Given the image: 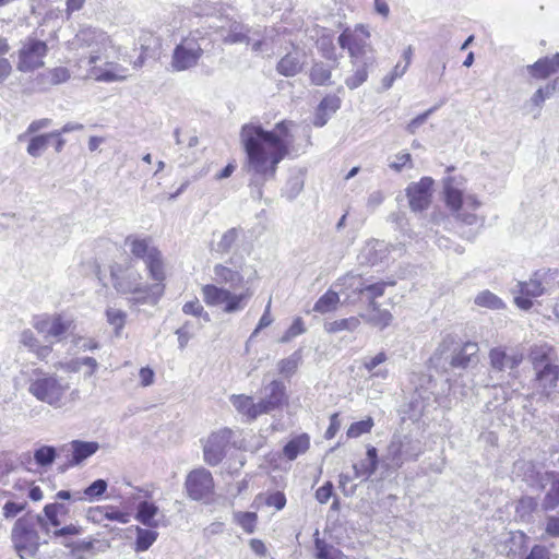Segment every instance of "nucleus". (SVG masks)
Returning a JSON list of instances; mask_svg holds the SVG:
<instances>
[{
  "mask_svg": "<svg viewBox=\"0 0 559 559\" xmlns=\"http://www.w3.org/2000/svg\"><path fill=\"white\" fill-rule=\"evenodd\" d=\"M515 472L518 475H522L528 486L536 489H543L548 480V474L538 471L536 465L530 461L516 462Z\"/></svg>",
  "mask_w": 559,
  "mask_h": 559,
  "instance_id": "26",
  "label": "nucleus"
},
{
  "mask_svg": "<svg viewBox=\"0 0 559 559\" xmlns=\"http://www.w3.org/2000/svg\"><path fill=\"white\" fill-rule=\"evenodd\" d=\"M202 296L209 306L224 305L226 313H235L245 309L253 296V290L250 287H245L241 293L236 294L222 285L207 284L202 287Z\"/></svg>",
  "mask_w": 559,
  "mask_h": 559,
  "instance_id": "10",
  "label": "nucleus"
},
{
  "mask_svg": "<svg viewBox=\"0 0 559 559\" xmlns=\"http://www.w3.org/2000/svg\"><path fill=\"white\" fill-rule=\"evenodd\" d=\"M386 360V354L384 352H380L376 356L365 357L362 360V367L368 371L371 379L385 380L389 376V370L379 366Z\"/></svg>",
  "mask_w": 559,
  "mask_h": 559,
  "instance_id": "36",
  "label": "nucleus"
},
{
  "mask_svg": "<svg viewBox=\"0 0 559 559\" xmlns=\"http://www.w3.org/2000/svg\"><path fill=\"white\" fill-rule=\"evenodd\" d=\"M536 371L537 386L545 394H550L558 385L559 367L552 362H547Z\"/></svg>",
  "mask_w": 559,
  "mask_h": 559,
  "instance_id": "29",
  "label": "nucleus"
},
{
  "mask_svg": "<svg viewBox=\"0 0 559 559\" xmlns=\"http://www.w3.org/2000/svg\"><path fill=\"white\" fill-rule=\"evenodd\" d=\"M314 547L318 559H348L340 549L329 545L323 539L316 538Z\"/></svg>",
  "mask_w": 559,
  "mask_h": 559,
  "instance_id": "49",
  "label": "nucleus"
},
{
  "mask_svg": "<svg viewBox=\"0 0 559 559\" xmlns=\"http://www.w3.org/2000/svg\"><path fill=\"white\" fill-rule=\"evenodd\" d=\"M424 452L420 440L408 435H394L386 448L382 463L389 469H399L404 463L416 461Z\"/></svg>",
  "mask_w": 559,
  "mask_h": 559,
  "instance_id": "7",
  "label": "nucleus"
},
{
  "mask_svg": "<svg viewBox=\"0 0 559 559\" xmlns=\"http://www.w3.org/2000/svg\"><path fill=\"white\" fill-rule=\"evenodd\" d=\"M459 340L453 334H447L437 346L432 359H444L449 362L451 356L459 349Z\"/></svg>",
  "mask_w": 559,
  "mask_h": 559,
  "instance_id": "40",
  "label": "nucleus"
},
{
  "mask_svg": "<svg viewBox=\"0 0 559 559\" xmlns=\"http://www.w3.org/2000/svg\"><path fill=\"white\" fill-rule=\"evenodd\" d=\"M444 197L448 207L454 213L456 219L468 226L478 223L479 218L474 211L480 206V202L476 195L463 197L462 191L453 186V179L448 178L444 182Z\"/></svg>",
  "mask_w": 559,
  "mask_h": 559,
  "instance_id": "9",
  "label": "nucleus"
},
{
  "mask_svg": "<svg viewBox=\"0 0 559 559\" xmlns=\"http://www.w3.org/2000/svg\"><path fill=\"white\" fill-rule=\"evenodd\" d=\"M32 325L46 338L59 340L68 331L70 322L61 316H39L34 318Z\"/></svg>",
  "mask_w": 559,
  "mask_h": 559,
  "instance_id": "20",
  "label": "nucleus"
},
{
  "mask_svg": "<svg viewBox=\"0 0 559 559\" xmlns=\"http://www.w3.org/2000/svg\"><path fill=\"white\" fill-rule=\"evenodd\" d=\"M257 276V271L247 265L242 255L233 254L226 262L213 266V280L231 289L241 288L250 284Z\"/></svg>",
  "mask_w": 559,
  "mask_h": 559,
  "instance_id": "6",
  "label": "nucleus"
},
{
  "mask_svg": "<svg viewBox=\"0 0 559 559\" xmlns=\"http://www.w3.org/2000/svg\"><path fill=\"white\" fill-rule=\"evenodd\" d=\"M233 437V431L228 428L213 432L206 440L203 452L207 464L215 466L219 464L226 455V449Z\"/></svg>",
  "mask_w": 559,
  "mask_h": 559,
  "instance_id": "16",
  "label": "nucleus"
},
{
  "mask_svg": "<svg viewBox=\"0 0 559 559\" xmlns=\"http://www.w3.org/2000/svg\"><path fill=\"white\" fill-rule=\"evenodd\" d=\"M374 423L371 417H368L364 420L353 423L347 429L348 438H358L361 435L368 433L371 431Z\"/></svg>",
  "mask_w": 559,
  "mask_h": 559,
  "instance_id": "61",
  "label": "nucleus"
},
{
  "mask_svg": "<svg viewBox=\"0 0 559 559\" xmlns=\"http://www.w3.org/2000/svg\"><path fill=\"white\" fill-rule=\"evenodd\" d=\"M310 82L317 86L331 84L332 70L331 67L322 61L313 62L309 71Z\"/></svg>",
  "mask_w": 559,
  "mask_h": 559,
  "instance_id": "42",
  "label": "nucleus"
},
{
  "mask_svg": "<svg viewBox=\"0 0 559 559\" xmlns=\"http://www.w3.org/2000/svg\"><path fill=\"white\" fill-rule=\"evenodd\" d=\"M365 280L360 274L348 273L343 277L338 278L335 283V286H341L342 293L346 294V299L348 302H355L356 300L362 298V287L365 285Z\"/></svg>",
  "mask_w": 559,
  "mask_h": 559,
  "instance_id": "28",
  "label": "nucleus"
},
{
  "mask_svg": "<svg viewBox=\"0 0 559 559\" xmlns=\"http://www.w3.org/2000/svg\"><path fill=\"white\" fill-rule=\"evenodd\" d=\"M56 449L51 445H43L35 450L34 460L39 466H48L53 463L56 459Z\"/></svg>",
  "mask_w": 559,
  "mask_h": 559,
  "instance_id": "59",
  "label": "nucleus"
},
{
  "mask_svg": "<svg viewBox=\"0 0 559 559\" xmlns=\"http://www.w3.org/2000/svg\"><path fill=\"white\" fill-rule=\"evenodd\" d=\"M552 94L547 90L546 86L539 87L533 96L530 98V100L525 104V107H528V112L534 111L536 109L535 118L539 116L540 108L544 104V102L551 97Z\"/></svg>",
  "mask_w": 559,
  "mask_h": 559,
  "instance_id": "58",
  "label": "nucleus"
},
{
  "mask_svg": "<svg viewBox=\"0 0 559 559\" xmlns=\"http://www.w3.org/2000/svg\"><path fill=\"white\" fill-rule=\"evenodd\" d=\"M370 33L364 25H357L354 29L346 28L338 36V45L347 49L350 59L364 58L374 55L370 44Z\"/></svg>",
  "mask_w": 559,
  "mask_h": 559,
  "instance_id": "13",
  "label": "nucleus"
},
{
  "mask_svg": "<svg viewBox=\"0 0 559 559\" xmlns=\"http://www.w3.org/2000/svg\"><path fill=\"white\" fill-rule=\"evenodd\" d=\"M360 325L358 317H349L346 319L334 320L324 324V330L328 333H337L341 331H355Z\"/></svg>",
  "mask_w": 559,
  "mask_h": 559,
  "instance_id": "48",
  "label": "nucleus"
},
{
  "mask_svg": "<svg viewBox=\"0 0 559 559\" xmlns=\"http://www.w3.org/2000/svg\"><path fill=\"white\" fill-rule=\"evenodd\" d=\"M126 246L134 258L145 262L152 280L155 282H164L165 264L163 257L150 238L129 236L126 238Z\"/></svg>",
  "mask_w": 559,
  "mask_h": 559,
  "instance_id": "8",
  "label": "nucleus"
},
{
  "mask_svg": "<svg viewBox=\"0 0 559 559\" xmlns=\"http://www.w3.org/2000/svg\"><path fill=\"white\" fill-rule=\"evenodd\" d=\"M554 355L555 348L546 342H540L531 346L528 359L532 362L534 370H538L547 362H552Z\"/></svg>",
  "mask_w": 559,
  "mask_h": 559,
  "instance_id": "33",
  "label": "nucleus"
},
{
  "mask_svg": "<svg viewBox=\"0 0 559 559\" xmlns=\"http://www.w3.org/2000/svg\"><path fill=\"white\" fill-rule=\"evenodd\" d=\"M240 141L247 155V173L253 177L252 182L259 186L261 194L263 182L275 177L277 165L288 154L287 124L283 121L274 130L266 131L260 124L246 123L240 131Z\"/></svg>",
  "mask_w": 559,
  "mask_h": 559,
  "instance_id": "2",
  "label": "nucleus"
},
{
  "mask_svg": "<svg viewBox=\"0 0 559 559\" xmlns=\"http://www.w3.org/2000/svg\"><path fill=\"white\" fill-rule=\"evenodd\" d=\"M249 28L240 23H233L228 34L224 37L226 44L246 43L250 44L251 39L248 36Z\"/></svg>",
  "mask_w": 559,
  "mask_h": 559,
  "instance_id": "52",
  "label": "nucleus"
},
{
  "mask_svg": "<svg viewBox=\"0 0 559 559\" xmlns=\"http://www.w3.org/2000/svg\"><path fill=\"white\" fill-rule=\"evenodd\" d=\"M559 506V478L555 480L544 498L543 507L545 510H554Z\"/></svg>",
  "mask_w": 559,
  "mask_h": 559,
  "instance_id": "64",
  "label": "nucleus"
},
{
  "mask_svg": "<svg viewBox=\"0 0 559 559\" xmlns=\"http://www.w3.org/2000/svg\"><path fill=\"white\" fill-rule=\"evenodd\" d=\"M68 48L72 53L70 62L76 78L104 83L123 81L128 78V69L110 60L119 49L110 36L99 28H80L69 40Z\"/></svg>",
  "mask_w": 559,
  "mask_h": 559,
  "instance_id": "1",
  "label": "nucleus"
},
{
  "mask_svg": "<svg viewBox=\"0 0 559 559\" xmlns=\"http://www.w3.org/2000/svg\"><path fill=\"white\" fill-rule=\"evenodd\" d=\"M341 98L336 95H326L318 105L313 124L316 127H323L330 117L335 114L341 107Z\"/></svg>",
  "mask_w": 559,
  "mask_h": 559,
  "instance_id": "31",
  "label": "nucleus"
},
{
  "mask_svg": "<svg viewBox=\"0 0 559 559\" xmlns=\"http://www.w3.org/2000/svg\"><path fill=\"white\" fill-rule=\"evenodd\" d=\"M388 254V246L382 240L371 239L360 250L358 259L361 264L377 265L382 262Z\"/></svg>",
  "mask_w": 559,
  "mask_h": 559,
  "instance_id": "27",
  "label": "nucleus"
},
{
  "mask_svg": "<svg viewBox=\"0 0 559 559\" xmlns=\"http://www.w3.org/2000/svg\"><path fill=\"white\" fill-rule=\"evenodd\" d=\"M527 72L535 79L544 80L554 74V69L550 68L549 61L546 57L538 59L533 64L526 67Z\"/></svg>",
  "mask_w": 559,
  "mask_h": 559,
  "instance_id": "55",
  "label": "nucleus"
},
{
  "mask_svg": "<svg viewBox=\"0 0 559 559\" xmlns=\"http://www.w3.org/2000/svg\"><path fill=\"white\" fill-rule=\"evenodd\" d=\"M157 513L158 507L154 502L144 500L138 504L135 520L145 526L153 527L157 524L155 521Z\"/></svg>",
  "mask_w": 559,
  "mask_h": 559,
  "instance_id": "43",
  "label": "nucleus"
},
{
  "mask_svg": "<svg viewBox=\"0 0 559 559\" xmlns=\"http://www.w3.org/2000/svg\"><path fill=\"white\" fill-rule=\"evenodd\" d=\"M304 57L298 51L287 52L276 64V71L283 76H295L302 71Z\"/></svg>",
  "mask_w": 559,
  "mask_h": 559,
  "instance_id": "32",
  "label": "nucleus"
},
{
  "mask_svg": "<svg viewBox=\"0 0 559 559\" xmlns=\"http://www.w3.org/2000/svg\"><path fill=\"white\" fill-rule=\"evenodd\" d=\"M98 450V442L83 440H73L61 448V451L67 452L71 456L68 461L70 466L80 465L86 459L94 455Z\"/></svg>",
  "mask_w": 559,
  "mask_h": 559,
  "instance_id": "21",
  "label": "nucleus"
},
{
  "mask_svg": "<svg viewBox=\"0 0 559 559\" xmlns=\"http://www.w3.org/2000/svg\"><path fill=\"white\" fill-rule=\"evenodd\" d=\"M83 366L91 367L90 371H85V377L87 378L95 373L98 368V362L93 357H79L66 362H59L57 367L66 372H78Z\"/></svg>",
  "mask_w": 559,
  "mask_h": 559,
  "instance_id": "37",
  "label": "nucleus"
},
{
  "mask_svg": "<svg viewBox=\"0 0 559 559\" xmlns=\"http://www.w3.org/2000/svg\"><path fill=\"white\" fill-rule=\"evenodd\" d=\"M37 525L45 532H49L47 522L43 515L26 514L19 518L13 524L11 531V542L17 556L21 559L27 557H35L41 545L40 535L36 528Z\"/></svg>",
  "mask_w": 559,
  "mask_h": 559,
  "instance_id": "4",
  "label": "nucleus"
},
{
  "mask_svg": "<svg viewBox=\"0 0 559 559\" xmlns=\"http://www.w3.org/2000/svg\"><path fill=\"white\" fill-rule=\"evenodd\" d=\"M110 276L114 288L119 294L131 295L130 302L133 305H154L164 293L163 282L147 285L142 275L131 267L123 269L120 264H115L110 267Z\"/></svg>",
  "mask_w": 559,
  "mask_h": 559,
  "instance_id": "3",
  "label": "nucleus"
},
{
  "mask_svg": "<svg viewBox=\"0 0 559 559\" xmlns=\"http://www.w3.org/2000/svg\"><path fill=\"white\" fill-rule=\"evenodd\" d=\"M229 402L243 423H252L263 415L259 403L250 395L233 394Z\"/></svg>",
  "mask_w": 559,
  "mask_h": 559,
  "instance_id": "22",
  "label": "nucleus"
},
{
  "mask_svg": "<svg viewBox=\"0 0 559 559\" xmlns=\"http://www.w3.org/2000/svg\"><path fill=\"white\" fill-rule=\"evenodd\" d=\"M490 379L503 381L506 373L511 374L523 361V350L519 347L499 345L488 354Z\"/></svg>",
  "mask_w": 559,
  "mask_h": 559,
  "instance_id": "11",
  "label": "nucleus"
},
{
  "mask_svg": "<svg viewBox=\"0 0 559 559\" xmlns=\"http://www.w3.org/2000/svg\"><path fill=\"white\" fill-rule=\"evenodd\" d=\"M186 489L190 498L201 500L209 497L214 489V480L210 471L201 467L190 472L186 479Z\"/></svg>",
  "mask_w": 559,
  "mask_h": 559,
  "instance_id": "17",
  "label": "nucleus"
},
{
  "mask_svg": "<svg viewBox=\"0 0 559 559\" xmlns=\"http://www.w3.org/2000/svg\"><path fill=\"white\" fill-rule=\"evenodd\" d=\"M20 343L23 346L27 347L28 350L32 352L33 354H35L36 357L40 360L47 359L48 356L52 352V346L51 345H40L39 341L33 333V331H31L29 329L22 331V333L20 335Z\"/></svg>",
  "mask_w": 559,
  "mask_h": 559,
  "instance_id": "34",
  "label": "nucleus"
},
{
  "mask_svg": "<svg viewBox=\"0 0 559 559\" xmlns=\"http://www.w3.org/2000/svg\"><path fill=\"white\" fill-rule=\"evenodd\" d=\"M242 234L240 228H229L225 233L219 236L217 241H214L211 247V251L218 253L221 255L228 254L230 252L236 253V247L238 245L239 238Z\"/></svg>",
  "mask_w": 559,
  "mask_h": 559,
  "instance_id": "30",
  "label": "nucleus"
},
{
  "mask_svg": "<svg viewBox=\"0 0 559 559\" xmlns=\"http://www.w3.org/2000/svg\"><path fill=\"white\" fill-rule=\"evenodd\" d=\"M433 180L424 177L418 182L411 183L406 189L408 203L414 212H421L428 207L431 201V187Z\"/></svg>",
  "mask_w": 559,
  "mask_h": 559,
  "instance_id": "19",
  "label": "nucleus"
},
{
  "mask_svg": "<svg viewBox=\"0 0 559 559\" xmlns=\"http://www.w3.org/2000/svg\"><path fill=\"white\" fill-rule=\"evenodd\" d=\"M107 481L104 479H96L90 486H87L83 491H81L82 501H96L98 500L107 490Z\"/></svg>",
  "mask_w": 559,
  "mask_h": 559,
  "instance_id": "53",
  "label": "nucleus"
},
{
  "mask_svg": "<svg viewBox=\"0 0 559 559\" xmlns=\"http://www.w3.org/2000/svg\"><path fill=\"white\" fill-rule=\"evenodd\" d=\"M203 50L194 39H183L177 45V71L186 70L198 63Z\"/></svg>",
  "mask_w": 559,
  "mask_h": 559,
  "instance_id": "24",
  "label": "nucleus"
},
{
  "mask_svg": "<svg viewBox=\"0 0 559 559\" xmlns=\"http://www.w3.org/2000/svg\"><path fill=\"white\" fill-rule=\"evenodd\" d=\"M414 386V395L412 399V407L415 411L424 412L431 402L440 404L436 393V381L432 376L427 373H414L412 377Z\"/></svg>",
  "mask_w": 559,
  "mask_h": 559,
  "instance_id": "15",
  "label": "nucleus"
},
{
  "mask_svg": "<svg viewBox=\"0 0 559 559\" xmlns=\"http://www.w3.org/2000/svg\"><path fill=\"white\" fill-rule=\"evenodd\" d=\"M354 73L346 78L345 84L349 90H355L368 79V73L377 66L376 55H368L364 58H352Z\"/></svg>",
  "mask_w": 559,
  "mask_h": 559,
  "instance_id": "23",
  "label": "nucleus"
},
{
  "mask_svg": "<svg viewBox=\"0 0 559 559\" xmlns=\"http://www.w3.org/2000/svg\"><path fill=\"white\" fill-rule=\"evenodd\" d=\"M106 317L108 323L114 326L116 334L119 335L124 326L127 313L117 308H108Z\"/></svg>",
  "mask_w": 559,
  "mask_h": 559,
  "instance_id": "60",
  "label": "nucleus"
},
{
  "mask_svg": "<svg viewBox=\"0 0 559 559\" xmlns=\"http://www.w3.org/2000/svg\"><path fill=\"white\" fill-rule=\"evenodd\" d=\"M62 544L64 547L70 549L71 556L76 559H84V557L81 556V552L92 551L94 548V540H80L73 543L63 542Z\"/></svg>",
  "mask_w": 559,
  "mask_h": 559,
  "instance_id": "62",
  "label": "nucleus"
},
{
  "mask_svg": "<svg viewBox=\"0 0 559 559\" xmlns=\"http://www.w3.org/2000/svg\"><path fill=\"white\" fill-rule=\"evenodd\" d=\"M136 539H135V551L142 552L147 550L156 540L157 533L153 530L135 527Z\"/></svg>",
  "mask_w": 559,
  "mask_h": 559,
  "instance_id": "50",
  "label": "nucleus"
},
{
  "mask_svg": "<svg viewBox=\"0 0 559 559\" xmlns=\"http://www.w3.org/2000/svg\"><path fill=\"white\" fill-rule=\"evenodd\" d=\"M140 40L142 53L138 60L134 61V68L141 67L145 57H157V50L160 48L159 38L155 37L151 33H144Z\"/></svg>",
  "mask_w": 559,
  "mask_h": 559,
  "instance_id": "38",
  "label": "nucleus"
},
{
  "mask_svg": "<svg viewBox=\"0 0 559 559\" xmlns=\"http://www.w3.org/2000/svg\"><path fill=\"white\" fill-rule=\"evenodd\" d=\"M474 302L484 308L499 310L504 308V302L497 295L491 293L490 290H483L476 297Z\"/></svg>",
  "mask_w": 559,
  "mask_h": 559,
  "instance_id": "54",
  "label": "nucleus"
},
{
  "mask_svg": "<svg viewBox=\"0 0 559 559\" xmlns=\"http://www.w3.org/2000/svg\"><path fill=\"white\" fill-rule=\"evenodd\" d=\"M47 53L48 46L44 40L27 37L22 43L17 52V70L21 72H31L44 67V59Z\"/></svg>",
  "mask_w": 559,
  "mask_h": 559,
  "instance_id": "12",
  "label": "nucleus"
},
{
  "mask_svg": "<svg viewBox=\"0 0 559 559\" xmlns=\"http://www.w3.org/2000/svg\"><path fill=\"white\" fill-rule=\"evenodd\" d=\"M69 507L61 502L48 503L44 507V519L47 522V526L59 527L61 525L60 516H64L69 513Z\"/></svg>",
  "mask_w": 559,
  "mask_h": 559,
  "instance_id": "39",
  "label": "nucleus"
},
{
  "mask_svg": "<svg viewBox=\"0 0 559 559\" xmlns=\"http://www.w3.org/2000/svg\"><path fill=\"white\" fill-rule=\"evenodd\" d=\"M234 521L237 523L246 533L252 534L255 531L258 515L254 512H235Z\"/></svg>",
  "mask_w": 559,
  "mask_h": 559,
  "instance_id": "56",
  "label": "nucleus"
},
{
  "mask_svg": "<svg viewBox=\"0 0 559 559\" xmlns=\"http://www.w3.org/2000/svg\"><path fill=\"white\" fill-rule=\"evenodd\" d=\"M369 313L360 316L368 324L383 330L392 323L393 316L389 310L381 309L378 304L369 306Z\"/></svg>",
  "mask_w": 559,
  "mask_h": 559,
  "instance_id": "35",
  "label": "nucleus"
},
{
  "mask_svg": "<svg viewBox=\"0 0 559 559\" xmlns=\"http://www.w3.org/2000/svg\"><path fill=\"white\" fill-rule=\"evenodd\" d=\"M340 304L338 293L329 289L325 294H323L314 304L313 311L319 313H329L333 312L337 309Z\"/></svg>",
  "mask_w": 559,
  "mask_h": 559,
  "instance_id": "44",
  "label": "nucleus"
},
{
  "mask_svg": "<svg viewBox=\"0 0 559 559\" xmlns=\"http://www.w3.org/2000/svg\"><path fill=\"white\" fill-rule=\"evenodd\" d=\"M395 282L370 283L368 280H365L361 296L369 301V306H372L373 304H377L376 299L384 294L385 288L388 286H393Z\"/></svg>",
  "mask_w": 559,
  "mask_h": 559,
  "instance_id": "45",
  "label": "nucleus"
},
{
  "mask_svg": "<svg viewBox=\"0 0 559 559\" xmlns=\"http://www.w3.org/2000/svg\"><path fill=\"white\" fill-rule=\"evenodd\" d=\"M304 185V174L300 170L294 171L286 181L283 194L288 200H294L302 191Z\"/></svg>",
  "mask_w": 559,
  "mask_h": 559,
  "instance_id": "46",
  "label": "nucleus"
},
{
  "mask_svg": "<svg viewBox=\"0 0 559 559\" xmlns=\"http://www.w3.org/2000/svg\"><path fill=\"white\" fill-rule=\"evenodd\" d=\"M310 445V439L308 435L302 433L295 438H293L290 441L286 443V445L283 449V453L285 457L293 461L295 460L299 454L305 453Z\"/></svg>",
  "mask_w": 559,
  "mask_h": 559,
  "instance_id": "41",
  "label": "nucleus"
},
{
  "mask_svg": "<svg viewBox=\"0 0 559 559\" xmlns=\"http://www.w3.org/2000/svg\"><path fill=\"white\" fill-rule=\"evenodd\" d=\"M261 399L258 401L264 414L278 409L286 401V388L280 380H273L261 390Z\"/></svg>",
  "mask_w": 559,
  "mask_h": 559,
  "instance_id": "18",
  "label": "nucleus"
},
{
  "mask_svg": "<svg viewBox=\"0 0 559 559\" xmlns=\"http://www.w3.org/2000/svg\"><path fill=\"white\" fill-rule=\"evenodd\" d=\"M299 361H300V354L298 352H295L289 357L282 359L278 362L280 373H282L284 376H290V374L295 373V371L298 368Z\"/></svg>",
  "mask_w": 559,
  "mask_h": 559,
  "instance_id": "63",
  "label": "nucleus"
},
{
  "mask_svg": "<svg viewBox=\"0 0 559 559\" xmlns=\"http://www.w3.org/2000/svg\"><path fill=\"white\" fill-rule=\"evenodd\" d=\"M35 378L31 379L28 392L38 401L55 408L66 405L64 395L69 384L63 383L56 374L43 372L39 369L34 371Z\"/></svg>",
  "mask_w": 559,
  "mask_h": 559,
  "instance_id": "5",
  "label": "nucleus"
},
{
  "mask_svg": "<svg viewBox=\"0 0 559 559\" xmlns=\"http://www.w3.org/2000/svg\"><path fill=\"white\" fill-rule=\"evenodd\" d=\"M52 132L39 134V135H33L27 145V153L32 157H39L44 153V151L47 148L49 144V140L51 139Z\"/></svg>",
  "mask_w": 559,
  "mask_h": 559,
  "instance_id": "51",
  "label": "nucleus"
},
{
  "mask_svg": "<svg viewBox=\"0 0 559 559\" xmlns=\"http://www.w3.org/2000/svg\"><path fill=\"white\" fill-rule=\"evenodd\" d=\"M537 501L532 497H523L515 507V515L523 522H531L537 509Z\"/></svg>",
  "mask_w": 559,
  "mask_h": 559,
  "instance_id": "47",
  "label": "nucleus"
},
{
  "mask_svg": "<svg viewBox=\"0 0 559 559\" xmlns=\"http://www.w3.org/2000/svg\"><path fill=\"white\" fill-rule=\"evenodd\" d=\"M549 272L550 270L547 272L536 271L528 281L516 282L511 292L514 295V302L520 309L525 311L530 310L533 307L532 298L545 294L546 289L542 284V280Z\"/></svg>",
  "mask_w": 559,
  "mask_h": 559,
  "instance_id": "14",
  "label": "nucleus"
},
{
  "mask_svg": "<svg viewBox=\"0 0 559 559\" xmlns=\"http://www.w3.org/2000/svg\"><path fill=\"white\" fill-rule=\"evenodd\" d=\"M478 344L475 342H465L464 344H459V349L451 356L449 360V365L452 368H461L465 369L471 366H475L478 364Z\"/></svg>",
  "mask_w": 559,
  "mask_h": 559,
  "instance_id": "25",
  "label": "nucleus"
},
{
  "mask_svg": "<svg viewBox=\"0 0 559 559\" xmlns=\"http://www.w3.org/2000/svg\"><path fill=\"white\" fill-rule=\"evenodd\" d=\"M447 57L442 53H433L428 63L429 73L440 82L447 68Z\"/></svg>",
  "mask_w": 559,
  "mask_h": 559,
  "instance_id": "57",
  "label": "nucleus"
}]
</instances>
